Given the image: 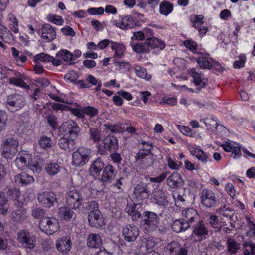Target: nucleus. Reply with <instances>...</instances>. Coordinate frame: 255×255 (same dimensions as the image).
Instances as JSON below:
<instances>
[{
  "label": "nucleus",
  "mask_w": 255,
  "mask_h": 255,
  "mask_svg": "<svg viewBox=\"0 0 255 255\" xmlns=\"http://www.w3.org/2000/svg\"><path fill=\"white\" fill-rule=\"evenodd\" d=\"M137 205L136 204L128 205L125 209L126 212L131 216L134 221L138 220L141 216V213L136 209Z\"/></svg>",
  "instance_id": "72a5a7b5"
},
{
  "label": "nucleus",
  "mask_w": 255,
  "mask_h": 255,
  "mask_svg": "<svg viewBox=\"0 0 255 255\" xmlns=\"http://www.w3.org/2000/svg\"><path fill=\"white\" fill-rule=\"evenodd\" d=\"M18 140L13 137H8L2 140L1 144L2 155L6 159H12L18 152Z\"/></svg>",
  "instance_id": "f03ea898"
},
{
  "label": "nucleus",
  "mask_w": 255,
  "mask_h": 255,
  "mask_svg": "<svg viewBox=\"0 0 255 255\" xmlns=\"http://www.w3.org/2000/svg\"><path fill=\"white\" fill-rule=\"evenodd\" d=\"M145 45L151 49L157 48L160 50L164 49L166 45L163 40L154 36H148L145 42Z\"/></svg>",
  "instance_id": "412c9836"
},
{
  "label": "nucleus",
  "mask_w": 255,
  "mask_h": 255,
  "mask_svg": "<svg viewBox=\"0 0 255 255\" xmlns=\"http://www.w3.org/2000/svg\"><path fill=\"white\" fill-rule=\"evenodd\" d=\"M173 10V5L169 1H162L159 6V12L161 14L167 16L172 12Z\"/></svg>",
  "instance_id": "c9c22d12"
},
{
  "label": "nucleus",
  "mask_w": 255,
  "mask_h": 255,
  "mask_svg": "<svg viewBox=\"0 0 255 255\" xmlns=\"http://www.w3.org/2000/svg\"><path fill=\"white\" fill-rule=\"evenodd\" d=\"M197 62L202 68L211 69L212 67V63L209 61L207 57H199L197 59Z\"/></svg>",
  "instance_id": "8fccbe9b"
},
{
  "label": "nucleus",
  "mask_w": 255,
  "mask_h": 255,
  "mask_svg": "<svg viewBox=\"0 0 255 255\" xmlns=\"http://www.w3.org/2000/svg\"><path fill=\"white\" fill-rule=\"evenodd\" d=\"M227 251L229 254L236 253L240 248V244L238 243L235 240L232 238H229L227 241Z\"/></svg>",
  "instance_id": "473e14b6"
},
{
  "label": "nucleus",
  "mask_w": 255,
  "mask_h": 255,
  "mask_svg": "<svg viewBox=\"0 0 255 255\" xmlns=\"http://www.w3.org/2000/svg\"><path fill=\"white\" fill-rule=\"evenodd\" d=\"M113 24L125 30L134 28L137 25V21L131 15H126L122 18L121 21L114 20Z\"/></svg>",
  "instance_id": "ddd939ff"
},
{
  "label": "nucleus",
  "mask_w": 255,
  "mask_h": 255,
  "mask_svg": "<svg viewBox=\"0 0 255 255\" xmlns=\"http://www.w3.org/2000/svg\"><path fill=\"white\" fill-rule=\"evenodd\" d=\"M7 120V113L5 111L0 110V132L5 129Z\"/></svg>",
  "instance_id": "09e8293b"
},
{
  "label": "nucleus",
  "mask_w": 255,
  "mask_h": 255,
  "mask_svg": "<svg viewBox=\"0 0 255 255\" xmlns=\"http://www.w3.org/2000/svg\"><path fill=\"white\" fill-rule=\"evenodd\" d=\"M8 18L11 22V23L9 24V28L15 33H17L19 31L18 28V20L17 18L12 14L8 15Z\"/></svg>",
  "instance_id": "3c124183"
},
{
  "label": "nucleus",
  "mask_w": 255,
  "mask_h": 255,
  "mask_svg": "<svg viewBox=\"0 0 255 255\" xmlns=\"http://www.w3.org/2000/svg\"><path fill=\"white\" fill-rule=\"evenodd\" d=\"M31 156L27 153L20 155L15 160V163L17 167L20 170H24L26 167H28V162L31 160Z\"/></svg>",
  "instance_id": "c85d7f7f"
},
{
  "label": "nucleus",
  "mask_w": 255,
  "mask_h": 255,
  "mask_svg": "<svg viewBox=\"0 0 255 255\" xmlns=\"http://www.w3.org/2000/svg\"><path fill=\"white\" fill-rule=\"evenodd\" d=\"M51 144L52 142L50 138L46 136H42L39 141L40 146L43 149L50 147Z\"/></svg>",
  "instance_id": "5fc2aeb1"
},
{
  "label": "nucleus",
  "mask_w": 255,
  "mask_h": 255,
  "mask_svg": "<svg viewBox=\"0 0 255 255\" xmlns=\"http://www.w3.org/2000/svg\"><path fill=\"white\" fill-rule=\"evenodd\" d=\"M87 245L92 248H100L102 242L100 236L97 234H91L87 237Z\"/></svg>",
  "instance_id": "bb28decb"
},
{
  "label": "nucleus",
  "mask_w": 255,
  "mask_h": 255,
  "mask_svg": "<svg viewBox=\"0 0 255 255\" xmlns=\"http://www.w3.org/2000/svg\"><path fill=\"white\" fill-rule=\"evenodd\" d=\"M60 130L64 135L74 140L78 137L80 129L78 124L73 120L64 122L60 128Z\"/></svg>",
  "instance_id": "39448f33"
},
{
  "label": "nucleus",
  "mask_w": 255,
  "mask_h": 255,
  "mask_svg": "<svg viewBox=\"0 0 255 255\" xmlns=\"http://www.w3.org/2000/svg\"><path fill=\"white\" fill-rule=\"evenodd\" d=\"M60 167L56 162H50L45 165V170L50 176L55 175L60 171Z\"/></svg>",
  "instance_id": "e433bc0d"
},
{
  "label": "nucleus",
  "mask_w": 255,
  "mask_h": 255,
  "mask_svg": "<svg viewBox=\"0 0 255 255\" xmlns=\"http://www.w3.org/2000/svg\"><path fill=\"white\" fill-rule=\"evenodd\" d=\"M47 18L49 22H52L57 25H62L64 23V19L60 15L49 14Z\"/></svg>",
  "instance_id": "de8ad7c7"
},
{
  "label": "nucleus",
  "mask_w": 255,
  "mask_h": 255,
  "mask_svg": "<svg viewBox=\"0 0 255 255\" xmlns=\"http://www.w3.org/2000/svg\"><path fill=\"white\" fill-rule=\"evenodd\" d=\"M103 138L102 131L97 128H90L88 131V140L93 143H98Z\"/></svg>",
  "instance_id": "393cba45"
},
{
  "label": "nucleus",
  "mask_w": 255,
  "mask_h": 255,
  "mask_svg": "<svg viewBox=\"0 0 255 255\" xmlns=\"http://www.w3.org/2000/svg\"><path fill=\"white\" fill-rule=\"evenodd\" d=\"M60 148L69 152L74 150L76 148L75 140L72 138H61L58 141Z\"/></svg>",
  "instance_id": "b1692460"
},
{
  "label": "nucleus",
  "mask_w": 255,
  "mask_h": 255,
  "mask_svg": "<svg viewBox=\"0 0 255 255\" xmlns=\"http://www.w3.org/2000/svg\"><path fill=\"white\" fill-rule=\"evenodd\" d=\"M34 59L35 61L39 60L44 62H50V60L52 59V56L44 53H41L36 55L34 57Z\"/></svg>",
  "instance_id": "052dcab7"
},
{
  "label": "nucleus",
  "mask_w": 255,
  "mask_h": 255,
  "mask_svg": "<svg viewBox=\"0 0 255 255\" xmlns=\"http://www.w3.org/2000/svg\"><path fill=\"white\" fill-rule=\"evenodd\" d=\"M79 78L78 73L75 71H70L64 76V79L70 82H74Z\"/></svg>",
  "instance_id": "4d7b16f0"
},
{
  "label": "nucleus",
  "mask_w": 255,
  "mask_h": 255,
  "mask_svg": "<svg viewBox=\"0 0 255 255\" xmlns=\"http://www.w3.org/2000/svg\"><path fill=\"white\" fill-rule=\"evenodd\" d=\"M190 225L183 219L175 220L172 225V230L176 233H180L187 230Z\"/></svg>",
  "instance_id": "7c9ffc66"
},
{
  "label": "nucleus",
  "mask_w": 255,
  "mask_h": 255,
  "mask_svg": "<svg viewBox=\"0 0 255 255\" xmlns=\"http://www.w3.org/2000/svg\"><path fill=\"white\" fill-rule=\"evenodd\" d=\"M143 243L145 244L147 251H149L154 249L157 245L154 240L150 238H145L144 240H143Z\"/></svg>",
  "instance_id": "bf43d9fd"
},
{
  "label": "nucleus",
  "mask_w": 255,
  "mask_h": 255,
  "mask_svg": "<svg viewBox=\"0 0 255 255\" xmlns=\"http://www.w3.org/2000/svg\"><path fill=\"white\" fill-rule=\"evenodd\" d=\"M56 56L62 58L64 61L66 62H70L73 60V54L67 50H61L56 54Z\"/></svg>",
  "instance_id": "79ce46f5"
},
{
  "label": "nucleus",
  "mask_w": 255,
  "mask_h": 255,
  "mask_svg": "<svg viewBox=\"0 0 255 255\" xmlns=\"http://www.w3.org/2000/svg\"><path fill=\"white\" fill-rule=\"evenodd\" d=\"M56 28L49 24H44L41 28V37L45 42L53 41L56 37Z\"/></svg>",
  "instance_id": "2eb2a0df"
},
{
  "label": "nucleus",
  "mask_w": 255,
  "mask_h": 255,
  "mask_svg": "<svg viewBox=\"0 0 255 255\" xmlns=\"http://www.w3.org/2000/svg\"><path fill=\"white\" fill-rule=\"evenodd\" d=\"M149 33L151 36L153 35V31L150 29H147L146 30V33H143L141 31H137L134 33L133 36L132 37V39H136L137 40H142L144 39H147L148 37L147 34Z\"/></svg>",
  "instance_id": "37998d69"
},
{
  "label": "nucleus",
  "mask_w": 255,
  "mask_h": 255,
  "mask_svg": "<svg viewBox=\"0 0 255 255\" xmlns=\"http://www.w3.org/2000/svg\"><path fill=\"white\" fill-rule=\"evenodd\" d=\"M37 200L43 207L50 208L57 203V197L53 191H44L38 194Z\"/></svg>",
  "instance_id": "9d476101"
},
{
  "label": "nucleus",
  "mask_w": 255,
  "mask_h": 255,
  "mask_svg": "<svg viewBox=\"0 0 255 255\" xmlns=\"http://www.w3.org/2000/svg\"><path fill=\"white\" fill-rule=\"evenodd\" d=\"M25 103L26 100L23 96L14 94L7 97L6 106L12 112H14L21 109Z\"/></svg>",
  "instance_id": "6e6552de"
},
{
  "label": "nucleus",
  "mask_w": 255,
  "mask_h": 255,
  "mask_svg": "<svg viewBox=\"0 0 255 255\" xmlns=\"http://www.w3.org/2000/svg\"><path fill=\"white\" fill-rule=\"evenodd\" d=\"M104 164L103 161L100 158L94 160L91 165L90 172L92 176H98L101 170L104 169Z\"/></svg>",
  "instance_id": "c756f323"
},
{
  "label": "nucleus",
  "mask_w": 255,
  "mask_h": 255,
  "mask_svg": "<svg viewBox=\"0 0 255 255\" xmlns=\"http://www.w3.org/2000/svg\"><path fill=\"white\" fill-rule=\"evenodd\" d=\"M47 122L52 128L55 129L57 127V118L55 116L49 114L46 117Z\"/></svg>",
  "instance_id": "69168bd1"
},
{
  "label": "nucleus",
  "mask_w": 255,
  "mask_h": 255,
  "mask_svg": "<svg viewBox=\"0 0 255 255\" xmlns=\"http://www.w3.org/2000/svg\"><path fill=\"white\" fill-rule=\"evenodd\" d=\"M87 210L89 212H93L96 211H100L98 209V204L97 202L95 201H90L87 202V206L86 207Z\"/></svg>",
  "instance_id": "680f3d73"
},
{
  "label": "nucleus",
  "mask_w": 255,
  "mask_h": 255,
  "mask_svg": "<svg viewBox=\"0 0 255 255\" xmlns=\"http://www.w3.org/2000/svg\"><path fill=\"white\" fill-rule=\"evenodd\" d=\"M134 70L136 75L139 78L145 79L146 80H149L151 78L150 75H148L147 70L140 66H136Z\"/></svg>",
  "instance_id": "58836bf2"
},
{
  "label": "nucleus",
  "mask_w": 255,
  "mask_h": 255,
  "mask_svg": "<svg viewBox=\"0 0 255 255\" xmlns=\"http://www.w3.org/2000/svg\"><path fill=\"white\" fill-rule=\"evenodd\" d=\"M122 234L126 241L134 242L139 235V230L136 226L133 224H129L123 228Z\"/></svg>",
  "instance_id": "f8f14e48"
},
{
  "label": "nucleus",
  "mask_w": 255,
  "mask_h": 255,
  "mask_svg": "<svg viewBox=\"0 0 255 255\" xmlns=\"http://www.w3.org/2000/svg\"><path fill=\"white\" fill-rule=\"evenodd\" d=\"M125 128V124L120 123H117L114 125H110L108 129L113 132L118 133L122 132Z\"/></svg>",
  "instance_id": "6e6d98bb"
},
{
  "label": "nucleus",
  "mask_w": 255,
  "mask_h": 255,
  "mask_svg": "<svg viewBox=\"0 0 255 255\" xmlns=\"http://www.w3.org/2000/svg\"><path fill=\"white\" fill-rule=\"evenodd\" d=\"M40 230L47 235H52L60 228L58 220L55 217H46L40 219L39 223Z\"/></svg>",
  "instance_id": "7ed1b4c3"
},
{
  "label": "nucleus",
  "mask_w": 255,
  "mask_h": 255,
  "mask_svg": "<svg viewBox=\"0 0 255 255\" xmlns=\"http://www.w3.org/2000/svg\"><path fill=\"white\" fill-rule=\"evenodd\" d=\"M153 155H150L149 157L144 158L143 159L140 160V162L142 164V166L141 168H147L153 164L154 159H153Z\"/></svg>",
  "instance_id": "338daca9"
},
{
  "label": "nucleus",
  "mask_w": 255,
  "mask_h": 255,
  "mask_svg": "<svg viewBox=\"0 0 255 255\" xmlns=\"http://www.w3.org/2000/svg\"><path fill=\"white\" fill-rule=\"evenodd\" d=\"M118 139L113 136H108L104 138L103 144L97 146L98 152L102 155L107 154V152H116L118 149Z\"/></svg>",
  "instance_id": "20e7f679"
},
{
  "label": "nucleus",
  "mask_w": 255,
  "mask_h": 255,
  "mask_svg": "<svg viewBox=\"0 0 255 255\" xmlns=\"http://www.w3.org/2000/svg\"><path fill=\"white\" fill-rule=\"evenodd\" d=\"M111 49L115 51L114 55V58H121L123 55V53L125 50V46L118 42H111Z\"/></svg>",
  "instance_id": "2f4dec72"
},
{
  "label": "nucleus",
  "mask_w": 255,
  "mask_h": 255,
  "mask_svg": "<svg viewBox=\"0 0 255 255\" xmlns=\"http://www.w3.org/2000/svg\"><path fill=\"white\" fill-rule=\"evenodd\" d=\"M25 217V212L21 209H18L12 213V219L16 222L22 221Z\"/></svg>",
  "instance_id": "864d4df0"
},
{
  "label": "nucleus",
  "mask_w": 255,
  "mask_h": 255,
  "mask_svg": "<svg viewBox=\"0 0 255 255\" xmlns=\"http://www.w3.org/2000/svg\"><path fill=\"white\" fill-rule=\"evenodd\" d=\"M209 236L208 229L203 221H198L193 227L191 236V239L196 242H200Z\"/></svg>",
  "instance_id": "0eeeda50"
},
{
  "label": "nucleus",
  "mask_w": 255,
  "mask_h": 255,
  "mask_svg": "<svg viewBox=\"0 0 255 255\" xmlns=\"http://www.w3.org/2000/svg\"><path fill=\"white\" fill-rule=\"evenodd\" d=\"M14 180L16 183L21 184L23 186L28 185L34 182L33 177L25 172L16 175L14 177Z\"/></svg>",
  "instance_id": "5701e85b"
},
{
  "label": "nucleus",
  "mask_w": 255,
  "mask_h": 255,
  "mask_svg": "<svg viewBox=\"0 0 255 255\" xmlns=\"http://www.w3.org/2000/svg\"><path fill=\"white\" fill-rule=\"evenodd\" d=\"M131 46L134 51L138 53H148L149 52V50L148 48L146 47V45L142 43H137L136 44H134L132 43H131Z\"/></svg>",
  "instance_id": "49530a36"
},
{
  "label": "nucleus",
  "mask_w": 255,
  "mask_h": 255,
  "mask_svg": "<svg viewBox=\"0 0 255 255\" xmlns=\"http://www.w3.org/2000/svg\"><path fill=\"white\" fill-rule=\"evenodd\" d=\"M159 217L153 212L145 211L143 213L141 227L147 233H151L156 231L158 228Z\"/></svg>",
  "instance_id": "f257e3e1"
},
{
  "label": "nucleus",
  "mask_w": 255,
  "mask_h": 255,
  "mask_svg": "<svg viewBox=\"0 0 255 255\" xmlns=\"http://www.w3.org/2000/svg\"><path fill=\"white\" fill-rule=\"evenodd\" d=\"M181 247L178 242L173 241L168 243L165 249L169 252L170 255H174Z\"/></svg>",
  "instance_id": "ea45409f"
},
{
  "label": "nucleus",
  "mask_w": 255,
  "mask_h": 255,
  "mask_svg": "<svg viewBox=\"0 0 255 255\" xmlns=\"http://www.w3.org/2000/svg\"><path fill=\"white\" fill-rule=\"evenodd\" d=\"M116 171L111 165H106L103 169L101 181L104 183H110L115 178Z\"/></svg>",
  "instance_id": "aec40b11"
},
{
  "label": "nucleus",
  "mask_w": 255,
  "mask_h": 255,
  "mask_svg": "<svg viewBox=\"0 0 255 255\" xmlns=\"http://www.w3.org/2000/svg\"><path fill=\"white\" fill-rule=\"evenodd\" d=\"M151 151V148L140 149L135 156L136 160L139 161L145 158L147 156L151 155L152 154Z\"/></svg>",
  "instance_id": "603ef678"
},
{
  "label": "nucleus",
  "mask_w": 255,
  "mask_h": 255,
  "mask_svg": "<svg viewBox=\"0 0 255 255\" xmlns=\"http://www.w3.org/2000/svg\"><path fill=\"white\" fill-rule=\"evenodd\" d=\"M191 72L195 84L200 85L202 88H204L207 84V79L202 78L201 74L196 72L195 69H192Z\"/></svg>",
  "instance_id": "f704fd0d"
},
{
  "label": "nucleus",
  "mask_w": 255,
  "mask_h": 255,
  "mask_svg": "<svg viewBox=\"0 0 255 255\" xmlns=\"http://www.w3.org/2000/svg\"><path fill=\"white\" fill-rule=\"evenodd\" d=\"M16 77H10L8 79L9 83L16 86H18L25 89H29L30 86L24 81L23 76L20 73H15Z\"/></svg>",
  "instance_id": "a878e982"
},
{
  "label": "nucleus",
  "mask_w": 255,
  "mask_h": 255,
  "mask_svg": "<svg viewBox=\"0 0 255 255\" xmlns=\"http://www.w3.org/2000/svg\"><path fill=\"white\" fill-rule=\"evenodd\" d=\"M28 167L34 172L39 173L41 170L42 166L37 162L30 160L28 162Z\"/></svg>",
  "instance_id": "13d9d810"
},
{
  "label": "nucleus",
  "mask_w": 255,
  "mask_h": 255,
  "mask_svg": "<svg viewBox=\"0 0 255 255\" xmlns=\"http://www.w3.org/2000/svg\"><path fill=\"white\" fill-rule=\"evenodd\" d=\"M17 240L25 249L31 250L35 245V236L27 230H21L17 233Z\"/></svg>",
  "instance_id": "423d86ee"
},
{
  "label": "nucleus",
  "mask_w": 255,
  "mask_h": 255,
  "mask_svg": "<svg viewBox=\"0 0 255 255\" xmlns=\"http://www.w3.org/2000/svg\"><path fill=\"white\" fill-rule=\"evenodd\" d=\"M73 213L69 207H62L59 210L58 215L61 219L69 220L72 217Z\"/></svg>",
  "instance_id": "4c0bfd02"
},
{
  "label": "nucleus",
  "mask_w": 255,
  "mask_h": 255,
  "mask_svg": "<svg viewBox=\"0 0 255 255\" xmlns=\"http://www.w3.org/2000/svg\"><path fill=\"white\" fill-rule=\"evenodd\" d=\"M167 161L168 167L170 169L173 170H178L180 168L182 164L181 162L175 161L174 160H172L170 157H168Z\"/></svg>",
  "instance_id": "0e129e2a"
},
{
  "label": "nucleus",
  "mask_w": 255,
  "mask_h": 255,
  "mask_svg": "<svg viewBox=\"0 0 255 255\" xmlns=\"http://www.w3.org/2000/svg\"><path fill=\"white\" fill-rule=\"evenodd\" d=\"M72 242L70 237L63 236L58 238L55 243L57 250L61 253H68L72 248Z\"/></svg>",
  "instance_id": "4468645a"
},
{
  "label": "nucleus",
  "mask_w": 255,
  "mask_h": 255,
  "mask_svg": "<svg viewBox=\"0 0 255 255\" xmlns=\"http://www.w3.org/2000/svg\"><path fill=\"white\" fill-rule=\"evenodd\" d=\"M45 210L41 207H35L32 208L31 215L36 219H42L45 218Z\"/></svg>",
  "instance_id": "c03bdc74"
},
{
  "label": "nucleus",
  "mask_w": 255,
  "mask_h": 255,
  "mask_svg": "<svg viewBox=\"0 0 255 255\" xmlns=\"http://www.w3.org/2000/svg\"><path fill=\"white\" fill-rule=\"evenodd\" d=\"M166 183L170 188L176 189L183 186L184 181L179 173L174 172L167 178Z\"/></svg>",
  "instance_id": "a211bd4d"
},
{
  "label": "nucleus",
  "mask_w": 255,
  "mask_h": 255,
  "mask_svg": "<svg viewBox=\"0 0 255 255\" xmlns=\"http://www.w3.org/2000/svg\"><path fill=\"white\" fill-rule=\"evenodd\" d=\"M201 202L207 208H212L217 205L218 201L215 193L211 190L204 189L201 193Z\"/></svg>",
  "instance_id": "9b49d317"
},
{
  "label": "nucleus",
  "mask_w": 255,
  "mask_h": 255,
  "mask_svg": "<svg viewBox=\"0 0 255 255\" xmlns=\"http://www.w3.org/2000/svg\"><path fill=\"white\" fill-rule=\"evenodd\" d=\"M133 194L135 198L138 201H142L149 197L150 191L148 185L145 183H141L134 187Z\"/></svg>",
  "instance_id": "dca6fc26"
},
{
  "label": "nucleus",
  "mask_w": 255,
  "mask_h": 255,
  "mask_svg": "<svg viewBox=\"0 0 255 255\" xmlns=\"http://www.w3.org/2000/svg\"><path fill=\"white\" fill-rule=\"evenodd\" d=\"M88 219L89 224L93 227H101L105 225L100 211H96L95 213L89 212Z\"/></svg>",
  "instance_id": "6ab92c4d"
},
{
  "label": "nucleus",
  "mask_w": 255,
  "mask_h": 255,
  "mask_svg": "<svg viewBox=\"0 0 255 255\" xmlns=\"http://www.w3.org/2000/svg\"><path fill=\"white\" fill-rule=\"evenodd\" d=\"M153 202L160 205L166 206L168 202L163 189L158 187L153 189L151 194Z\"/></svg>",
  "instance_id": "f3484780"
},
{
  "label": "nucleus",
  "mask_w": 255,
  "mask_h": 255,
  "mask_svg": "<svg viewBox=\"0 0 255 255\" xmlns=\"http://www.w3.org/2000/svg\"><path fill=\"white\" fill-rule=\"evenodd\" d=\"M191 154L195 156L199 161L204 164L211 163L212 160L209 156L200 149L195 148L190 150Z\"/></svg>",
  "instance_id": "cd10ccee"
},
{
  "label": "nucleus",
  "mask_w": 255,
  "mask_h": 255,
  "mask_svg": "<svg viewBox=\"0 0 255 255\" xmlns=\"http://www.w3.org/2000/svg\"><path fill=\"white\" fill-rule=\"evenodd\" d=\"M77 152L84 159L85 161L88 162L90 159V156L92 153V150L87 147H81L79 148Z\"/></svg>",
  "instance_id": "a18cd8bd"
},
{
  "label": "nucleus",
  "mask_w": 255,
  "mask_h": 255,
  "mask_svg": "<svg viewBox=\"0 0 255 255\" xmlns=\"http://www.w3.org/2000/svg\"><path fill=\"white\" fill-rule=\"evenodd\" d=\"M87 162L85 161L84 159L76 151L72 154V163L76 166H82Z\"/></svg>",
  "instance_id": "a19ab883"
},
{
  "label": "nucleus",
  "mask_w": 255,
  "mask_h": 255,
  "mask_svg": "<svg viewBox=\"0 0 255 255\" xmlns=\"http://www.w3.org/2000/svg\"><path fill=\"white\" fill-rule=\"evenodd\" d=\"M182 215L184 221L189 225L199 219V215L197 211L193 208H188L183 211Z\"/></svg>",
  "instance_id": "4be33fe9"
},
{
  "label": "nucleus",
  "mask_w": 255,
  "mask_h": 255,
  "mask_svg": "<svg viewBox=\"0 0 255 255\" xmlns=\"http://www.w3.org/2000/svg\"><path fill=\"white\" fill-rule=\"evenodd\" d=\"M83 198L81 193L77 189L69 190L66 196L67 205L72 209H78L82 205Z\"/></svg>",
  "instance_id": "1a4fd4ad"
},
{
  "label": "nucleus",
  "mask_w": 255,
  "mask_h": 255,
  "mask_svg": "<svg viewBox=\"0 0 255 255\" xmlns=\"http://www.w3.org/2000/svg\"><path fill=\"white\" fill-rule=\"evenodd\" d=\"M246 60V57L244 54H240L239 56V60H236L234 62L233 66L235 68H242L245 65V63Z\"/></svg>",
  "instance_id": "e2e57ef3"
},
{
  "label": "nucleus",
  "mask_w": 255,
  "mask_h": 255,
  "mask_svg": "<svg viewBox=\"0 0 255 255\" xmlns=\"http://www.w3.org/2000/svg\"><path fill=\"white\" fill-rule=\"evenodd\" d=\"M83 112L85 114L93 117L97 115L98 110L94 107L89 106L83 108Z\"/></svg>",
  "instance_id": "774afa93"
}]
</instances>
